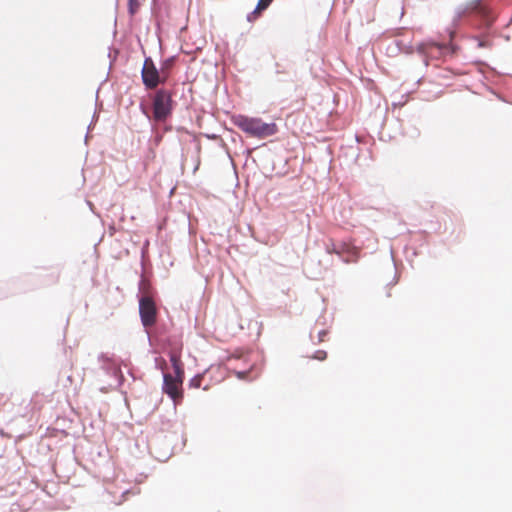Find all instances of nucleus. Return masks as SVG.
I'll use <instances>...</instances> for the list:
<instances>
[{
  "label": "nucleus",
  "instance_id": "nucleus-1",
  "mask_svg": "<svg viewBox=\"0 0 512 512\" xmlns=\"http://www.w3.org/2000/svg\"><path fill=\"white\" fill-rule=\"evenodd\" d=\"M233 122L244 133L256 138L272 136L278 130L275 123H265L260 118H251L244 115L235 116Z\"/></svg>",
  "mask_w": 512,
  "mask_h": 512
},
{
  "label": "nucleus",
  "instance_id": "nucleus-2",
  "mask_svg": "<svg viewBox=\"0 0 512 512\" xmlns=\"http://www.w3.org/2000/svg\"><path fill=\"white\" fill-rule=\"evenodd\" d=\"M172 95L168 90L160 89L153 99V117L158 122L165 121L172 112Z\"/></svg>",
  "mask_w": 512,
  "mask_h": 512
},
{
  "label": "nucleus",
  "instance_id": "nucleus-3",
  "mask_svg": "<svg viewBox=\"0 0 512 512\" xmlns=\"http://www.w3.org/2000/svg\"><path fill=\"white\" fill-rule=\"evenodd\" d=\"M139 314L144 327L155 325L157 321V307L153 298L144 295L139 300Z\"/></svg>",
  "mask_w": 512,
  "mask_h": 512
},
{
  "label": "nucleus",
  "instance_id": "nucleus-4",
  "mask_svg": "<svg viewBox=\"0 0 512 512\" xmlns=\"http://www.w3.org/2000/svg\"><path fill=\"white\" fill-rule=\"evenodd\" d=\"M182 385V380H177L173 378V375L164 373L162 390L173 400L175 405H179L183 401L184 394Z\"/></svg>",
  "mask_w": 512,
  "mask_h": 512
},
{
  "label": "nucleus",
  "instance_id": "nucleus-5",
  "mask_svg": "<svg viewBox=\"0 0 512 512\" xmlns=\"http://www.w3.org/2000/svg\"><path fill=\"white\" fill-rule=\"evenodd\" d=\"M141 74L143 84L147 89H154L160 83L159 72L151 58L145 59Z\"/></svg>",
  "mask_w": 512,
  "mask_h": 512
},
{
  "label": "nucleus",
  "instance_id": "nucleus-6",
  "mask_svg": "<svg viewBox=\"0 0 512 512\" xmlns=\"http://www.w3.org/2000/svg\"><path fill=\"white\" fill-rule=\"evenodd\" d=\"M417 50L426 57L439 58L448 52V46L433 41H426L420 43Z\"/></svg>",
  "mask_w": 512,
  "mask_h": 512
},
{
  "label": "nucleus",
  "instance_id": "nucleus-7",
  "mask_svg": "<svg viewBox=\"0 0 512 512\" xmlns=\"http://www.w3.org/2000/svg\"><path fill=\"white\" fill-rule=\"evenodd\" d=\"M468 11L476 12L482 16L487 24H491L494 21V17L490 15V8L483 3L481 0L471 1L466 8Z\"/></svg>",
  "mask_w": 512,
  "mask_h": 512
},
{
  "label": "nucleus",
  "instance_id": "nucleus-8",
  "mask_svg": "<svg viewBox=\"0 0 512 512\" xmlns=\"http://www.w3.org/2000/svg\"><path fill=\"white\" fill-rule=\"evenodd\" d=\"M31 404L33 405L32 409L34 410V413H39L43 407V401L38 395H35L32 398Z\"/></svg>",
  "mask_w": 512,
  "mask_h": 512
},
{
  "label": "nucleus",
  "instance_id": "nucleus-9",
  "mask_svg": "<svg viewBox=\"0 0 512 512\" xmlns=\"http://www.w3.org/2000/svg\"><path fill=\"white\" fill-rule=\"evenodd\" d=\"M170 361L172 363V367L173 368L183 366L180 354L177 353V352H171L170 353Z\"/></svg>",
  "mask_w": 512,
  "mask_h": 512
},
{
  "label": "nucleus",
  "instance_id": "nucleus-10",
  "mask_svg": "<svg viewBox=\"0 0 512 512\" xmlns=\"http://www.w3.org/2000/svg\"><path fill=\"white\" fill-rule=\"evenodd\" d=\"M272 1L273 0H259L256 9L254 10L253 13H260L261 11L265 10L271 4Z\"/></svg>",
  "mask_w": 512,
  "mask_h": 512
},
{
  "label": "nucleus",
  "instance_id": "nucleus-11",
  "mask_svg": "<svg viewBox=\"0 0 512 512\" xmlns=\"http://www.w3.org/2000/svg\"><path fill=\"white\" fill-rule=\"evenodd\" d=\"M141 5V0H129V13L134 15L137 13Z\"/></svg>",
  "mask_w": 512,
  "mask_h": 512
},
{
  "label": "nucleus",
  "instance_id": "nucleus-12",
  "mask_svg": "<svg viewBox=\"0 0 512 512\" xmlns=\"http://www.w3.org/2000/svg\"><path fill=\"white\" fill-rule=\"evenodd\" d=\"M202 380H203V376L197 375L190 380L189 385H190V387H193V388H199L201 386Z\"/></svg>",
  "mask_w": 512,
  "mask_h": 512
},
{
  "label": "nucleus",
  "instance_id": "nucleus-13",
  "mask_svg": "<svg viewBox=\"0 0 512 512\" xmlns=\"http://www.w3.org/2000/svg\"><path fill=\"white\" fill-rule=\"evenodd\" d=\"M173 369H174V373H175L173 378H175L177 380H182V382H183L184 381V368H183V366L175 367Z\"/></svg>",
  "mask_w": 512,
  "mask_h": 512
},
{
  "label": "nucleus",
  "instance_id": "nucleus-14",
  "mask_svg": "<svg viewBox=\"0 0 512 512\" xmlns=\"http://www.w3.org/2000/svg\"><path fill=\"white\" fill-rule=\"evenodd\" d=\"M327 357V353L326 351L324 350H318L315 352V354L313 355V359H317V360H325Z\"/></svg>",
  "mask_w": 512,
  "mask_h": 512
},
{
  "label": "nucleus",
  "instance_id": "nucleus-15",
  "mask_svg": "<svg viewBox=\"0 0 512 512\" xmlns=\"http://www.w3.org/2000/svg\"><path fill=\"white\" fill-rule=\"evenodd\" d=\"M328 332L326 330H322L318 334V341L323 342L325 340V337L327 336Z\"/></svg>",
  "mask_w": 512,
  "mask_h": 512
},
{
  "label": "nucleus",
  "instance_id": "nucleus-16",
  "mask_svg": "<svg viewBox=\"0 0 512 512\" xmlns=\"http://www.w3.org/2000/svg\"><path fill=\"white\" fill-rule=\"evenodd\" d=\"M247 374H248V372H246V371H243V372L242 371H237L236 372V375H237V377L239 379H246L247 378Z\"/></svg>",
  "mask_w": 512,
  "mask_h": 512
},
{
  "label": "nucleus",
  "instance_id": "nucleus-17",
  "mask_svg": "<svg viewBox=\"0 0 512 512\" xmlns=\"http://www.w3.org/2000/svg\"><path fill=\"white\" fill-rule=\"evenodd\" d=\"M328 251L329 252H334L336 254H341V252L343 251V248L341 247V248L338 249L336 247H333V249L328 248Z\"/></svg>",
  "mask_w": 512,
  "mask_h": 512
},
{
  "label": "nucleus",
  "instance_id": "nucleus-18",
  "mask_svg": "<svg viewBox=\"0 0 512 512\" xmlns=\"http://www.w3.org/2000/svg\"><path fill=\"white\" fill-rule=\"evenodd\" d=\"M34 414H35V413L33 412V414H31V415H30V418H33V417H34Z\"/></svg>",
  "mask_w": 512,
  "mask_h": 512
},
{
  "label": "nucleus",
  "instance_id": "nucleus-19",
  "mask_svg": "<svg viewBox=\"0 0 512 512\" xmlns=\"http://www.w3.org/2000/svg\"><path fill=\"white\" fill-rule=\"evenodd\" d=\"M34 414H35V413L33 412V414H31V415H30V418H33V417H34Z\"/></svg>",
  "mask_w": 512,
  "mask_h": 512
}]
</instances>
